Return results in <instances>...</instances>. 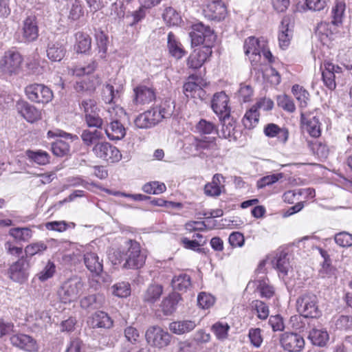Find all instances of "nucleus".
Segmentation results:
<instances>
[{
  "label": "nucleus",
  "mask_w": 352,
  "mask_h": 352,
  "mask_svg": "<svg viewBox=\"0 0 352 352\" xmlns=\"http://www.w3.org/2000/svg\"><path fill=\"white\" fill-rule=\"evenodd\" d=\"M109 258L113 265H122L123 269L137 270L143 267L146 255L142 251L139 243L129 240L126 242L125 248L113 251Z\"/></svg>",
  "instance_id": "f257e3e1"
},
{
  "label": "nucleus",
  "mask_w": 352,
  "mask_h": 352,
  "mask_svg": "<svg viewBox=\"0 0 352 352\" xmlns=\"http://www.w3.org/2000/svg\"><path fill=\"white\" fill-rule=\"evenodd\" d=\"M124 113L123 108L119 106L111 107L106 110V114H108V123H106L104 131L109 140H120L125 136L126 129L120 121V118Z\"/></svg>",
  "instance_id": "f03ea898"
},
{
  "label": "nucleus",
  "mask_w": 352,
  "mask_h": 352,
  "mask_svg": "<svg viewBox=\"0 0 352 352\" xmlns=\"http://www.w3.org/2000/svg\"><path fill=\"white\" fill-rule=\"evenodd\" d=\"M80 108L85 115V122L89 128L102 129L105 123H108V114L106 111L100 114V109L95 100L84 99L80 103Z\"/></svg>",
  "instance_id": "7ed1b4c3"
},
{
  "label": "nucleus",
  "mask_w": 352,
  "mask_h": 352,
  "mask_svg": "<svg viewBox=\"0 0 352 352\" xmlns=\"http://www.w3.org/2000/svg\"><path fill=\"white\" fill-rule=\"evenodd\" d=\"M318 298L311 292L300 294L296 300V310L305 318H317L321 316Z\"/></svg>",
  "instance_id": "20e7f679"
},
{
  "label": "nucleus",
  "mask_w": 352,
  "mask_h": 352,
  "mask_svg": "<svg viewBox=\"0 0 352 352\" xmlns=\"http://www.w3.org/2000/svg\"><path fill=\"white\" fill-rule=\"evenodd\" d=\"M84 283L80 278L75 276L65 281L58 290V296L62 302L76 300L82 292Z\"/></svg>",
  "instance_id": "39448f33"
},
{
  "label": "nucleus",
  "mask_w": 352,
  "mask_h": 352,
  "mask_svg": "<svg viewBox=\"0 0 352 352\" xmlns=\"http://www.w3.org/2000/svg\"><path fill=\"white\" fill-rule=\"evenodd\" d=\"M23 60L21 53L14 47L10 48L1 57L0 69L5 74H16L21 69Z\"/></svg>",
  "instance_id": "423d86ee"
},
{
  "label": "nucleus",
  "mask_w": 352,
  "mask_h": 352,
  "mask_svg": "<svg viewBox=\"0 0 352 352\" xmlns=\"http://www.w3.org/2000/svg\"><path fill=\"white\" fill-rule=\"evenodd\" d=\"M25 93L31 102L38 104H47L54 98L53 91L44 84H30L25 88Z\"/></svg>",
  "instance_id": "0eeeda50"
},
{
  "label": "nucleus",
  "mask_w": 352,
  "mask_h": 352,
  "mask_svg": "<svg viewBox=\"0 0 352 352\" xmlns=\"http://www.w3.org/2000/svg\"><path fill=\"white\" fill-rule=\"evenodd\" d=\"M94 155L108 163L119 162L122 158L120 151L106 141L98 142L92 148Z\"/></svg>",
  "instance_id": "6e6552de"
},
{
  "label": "nucleus",
  "mask_w": 352,
  "mask_h": 352,
  "mask_svg": "<svg viewBox=\"0 0 352 352\" xmlns=\"http://www.w3.org/2000/svg\"><path fill=\"white\" fill-rule=\"evenodd\" d=\"M189 36L191 38V44L194 46H197L200 44L211 46L210 45L215 38L213 30L209 26L204 25L202 23L193 24L191 31L189 32Z\"/></svg>",
  "instance_id": "1a4fd4ad"
},
{
  "label": "nucleus",
  "mask_w": 352,
  "mask_h": 352,
  "mask_svg": "<svg viewBox=\"0 0 352 352\" xmlns=\"http://www.w3.org/2000/svg\"><path fill=\"white\" fill-rule=\"evenodd\" d=\"M145 338L147 343L151 346L163 349L170 344L172 336L162 327L153 326L146 330Z\"/></svg>",
  "instance_id": "9d476101"
},
{
  "label": "nucleus",
  "mask_w": 352,
  "mask_h": 352,
  "mask_svg": "<svg viewBox=\"0 0 352 352\" xmlns=\"http://www.w3.org/2000/svg\"><path fill=\"white\" fill-rule=\"evenodd\" d=\"M30 263L23 256L12 263L8 269V276L12 281L23 284L30 275Z\"/></svg>",
  "instance_id": "9b49d317"
},
{
  "label": "nucleus",
  "mask_w": 352,
  "mask_h": 352,
  "mask_svg": "<svg viewBox=\"0 0 352 352\" xmlns=\"http://www.w3.org/2000/svg\"><path fill=\"white\" fill-rule=\"evenodd\" d=\"M266 46V41L264 38H256L254 36H250L244 42V50L245 55L252 65H256L261 58V49Z\"/></svg>",
  "instance_id": "f8f14e48"
},
{
  "label": "nucleus",
  "mask_w": 352,
  "mask_h": 352,
  "mask_svg": "<svg viewBox=\"0 0 352 352\" xmlns=\"http://www.w3.org/2000/svg\"><path fill=\"white\" fill-rule=\"evenodd\" d=\"M21 34V41L24 43H32L38 38V25L36 16L30 15L23 21Z\"/></svg>",
  "instance_id": "ddd939ff"
},
{
  "label": "nucleus",
  "mask_w": 352,
  "mask_h": 352,
  "mask_svg": "<svg viewBox=\"0 0 352 352\" xmlns=\"http://www.w3.org/2000/svg\"><path fill=\"white\" fill-rule=\"evenodd\" d=\"M164 119L158 109L155 107L140 114L134 120L135 125L139 129H148L155 126Z\"/></svg>",
  "instance_id": "4468645a"
},
{
  "label": "nucleus",
  "mask_w": 352,
  "mask_h": 352,
  "mask_svg": "<svg viewBox=\"0 0 352 352\" xmlns=\"http://www.w3.org/2000/svg\"><path fill=\"white\" fill-rule=\"evenodd\" d=\"M322 76L324 85L331 90L336 88V79L341 76L342 67L331 62H324L321 65Z\"/></svg>",
  "instance_id": "2eb2a0df"
},
{
  "label": "nucleus",
  "mask_w": 352,
  "mask_h": 352,
  "mask_svg": "<svg viewBox=\"0 0 352 352\" xmlns=\"http://www.w3.org/2000/svg\"><path fill=\"white\" fill-rule=\"evenodd\" d=\"M12 346L26 352H38L39 345L37 341L32 336L24 333L12 335L10 338Z\"/></svg>",
  "instance_id": "dca6fc26"
},
{
  "label": "nucleus",
  "mask_w": 352,
  "mask_h": 352,
  "mask_svg": "<svg viewBox=\"0 0 352 352\" xmlns=\"http://www.w3.org/2000/svg\"><path fill=\"white\" fill-rule=\"evenodd\" d=\"M134 98L133 102L136 105L147 104L156 98L155 89L153 86L140 84L133 89Z\"/></svg>",
  "instance_id": "f3484780"
},
{
  "label": "nucleus",
  "mask_w": 352,
  "mask_h": 352,
  "mask_svg": "<svg viewBox=\"0 0 352 352\" xmlns=\"http://www.w3.org/2000/svg\"><path fill=\"white\" fill-rule=\"evenodd\" d=\"M283 348L289 352H300L305 346L303 338L295 333L285 332L280 338Z\"/></svg>",
  "instance_id": "a211bd4d"
},
{
  "label": "nucleus",
  "mask_w": 352,
  "mask_h": 352,
  "mask_svg": "<svg viewBox=\"0 0 352 352\" xmlns=\"http://www.w3.org/2000/svg\"><path fill=\"white\" fill-rule=\"evenodd\" d=\"M228 102L229 98L223 91L216 93L213 96L211 107L220 119L230 116V109L228 107Z\"/></svg>",
  "instance_id": "6ab92c4d"
},
{
  "label": "nucleus",
  "mask_w": 352,
  "mask_h": 352,
  "mask_svg": "<svg viewBox=\"0 0 352 352\" xmlns=\"http://www.w3.org/2000/svg\"><path fill=\"white\" fill-rule=\"evenodd\" d=\"M338 27L340 25H336L331 21L330 22L322 21L318 23L315 29L316 36L323 44H326L338 33Z\"/></svg>",
  "instance_id": "aec40b11"
},
{
  "label": "nucleus",
  "mask_w": 352,
  "mask_h": 352,
  "mask_svg": "<svg viewBox=\"0 0 352 352\" xmlns=\"http://www.w3.org/2000/svg\"><path fill=\"white\" fill-rule=\"evenodd\" d=\"M212 52L211 46L209 45H204L200 49L194 50L188 58L187 65L194 69L201 67L211 56Z\"/></svg>",
  "instance_id": "412c9836"
},
{
  "label": "nucleus",
  "mask_w": 352,
  "mask_h": 352,
  "mask_svg": "<svg viewBox=\"0 0 352 352\" xmlns=\"http://www.w3.org/2000/svg\"><path fill=\"white\" fill-rule=\"evenodd\" d=\"M301 122L311 137L318 138L321 135V124L318 116L313 113L301 112Z\"/></svg>",
  "instance_id": "4be33fe9"
},
{
  "label": "nucleus",
  "mask_w": 352,
  "mask_h": 352,
  "mask_svg": "<svg viewBox=\"0 0 352 352\" xmlns=\"http://www.w3.org/2000/svg\"><path fill=\"white\" fill-rule=\"evenodd\" d=\"M16 109L17 112L29 122L32 123L41 118V111L27 101H18Z\"/></svg>",
  "instance_id": "5701e85b"
},
{
  "label": "nucleus",
  "mask_w": 352,
  "mask_h": 352,
  "mask_svg": "<svg viewBox=\"0 0 352 352\" xmlns=\"http://www.w3.org/2000/svg\"><path fill=\"white\" fill-rule=\"evenodd\" d=\"M205 16L210 20L221 21L226 14V7L220 0L209 2L204 9Z\"/></svg>",
  "instance_id": "b1692460"
},
{
  "label": "nucleus",
  "mask_w": 352,
  "mask_h": 352,
  "mask_svg": "<svg viewBox=\"0 0 352 352\" xmlns=\"http://www.w3.org/2000/svg\"><path fill=\"white\" fill-rule=\"evenodd\" d=\"M83 261L87 269L92 274L93 276H99L103 271V262L100 259L96 252L86 250Z\"/></svg>",
  "instance_id": "393cba45"
},
{
  "label": "nucleus",
  "mask_w": 352,
  "mask_h": 352,
  "mask_svg": "<svg viewBox=\"0 0 352 352\" xmlns=\"http://www.w3.org/2000/svg\"><path fill=\"white\" fill-rule=\"evenodd\" d=\"M272 265L278 272L279 276L283 278L287 275L291 268L288 253L285 250H278L272 261Z\"/></svg>",
  "instance_id": "a878e982"
},
{
  "label": "nucleus",
  "mask_w": 352,
  "mask_h": 352,
  "mask_svg": "<svg viewBox=\"0 0 352 352\" xmlns=\"http://www.w3.org/2000/svg\"><path fill=\"white\" fill-rule=\"evenodd\" d=\"M66 54L64 40L53 41L48 43L47 56L52 61H60Z\"/></svg>",
  "instance_id": "bb28decb"
},
{
  "label": "nucleus",
  "mask_w": 352,
  "mask_h": 352,
  "mask_svg": "<svg viewBox=\"0 0 352 352\" xmlns=\"http://www.w3.org/2000/svg\"><path fill=\"white\" fill-rule=\"evenodd\" d=\"M264 134L270 138H277L278 141L283 144H286L289 138V131L287 128H280L277 124L270 123L265 126Z\"/></svg>",
  "instance_id": "cd10ccee"
},
{
  "label": "nucleus",
  "mask_w": 352,
  "mask_h": 352,
  "mask_svg": "<svg viewBox=\"0 0 352 352\" xmlns=\"http://www.w3.org/2000/svg\"><path fill=\"white\" fill-rule=\"evenodd\" d=\"M122 89V85L116 84L115 82L107 83L102 91L103 101L107 104L115 102L116 99L120 98Z\"/></svg>",
  "instance_id": "c85d7f7f"
},
{
  "label": "nucleus",
  "mask_w": 352,
  "mask_h": 352,
  "mask_svg": "<svg viewBox=\"0 0 352 352\" xmlns=\"http://www.w3.org/2000/svg\"><path fill=\"white\" fill-rule=\"evenodd\" d=\"M88 324L92 328H107L109 329L113 325V320L104 311H96L88 320Z\"/></svg>",
  "instance_id": "c756f323"
},
{
  "label": "nucleus",
  "mask_w": 352,
  "mask_h": 352,
  "mask_svg": "<svg viewBox=\"0 0 352 352\" xmlns=\"http://www.w3.org/2000/svg\"><path fill=\"white\" fill-rule=\"evenodd\" d=\"M197 324L192 320H182L172 322L169 324L170 331L177 335H182L192 331Z\"/></svg>",
  "instance_id": "7c9ffc66"
},
{
  "label": "nucleus",
  "mask_w": 352,
  "mask_h": 352,
  "mask_svg": "<svg viewBox=\"0 0 352 352\" xmlns=\"http://www.w3.org/2000/svg\"><path fill=\"white\" fill-rule=\"evenodd\" d=\"M289 22L290 19L287 16H285L281 21L278 33V42L280 47L283 49L289 45L292 36V30L289 28Z\"/></svg>",
  "instance_id": "2f4dec72"
},
{
  "label": "nucleus",
  "mask_w": 352,
  "mask_h": 352,
  "mask_svg": "<svg viewBox=\"0 0 352 352\" xmlns=\"http://www.w3.org/2000/svg\"><path fill=\"white\" fill-rule=\"evenodd\" d=\"M182 298L177 292H172L164 298L161 303L162 311L166 316L171 315L177 309V306Z\"/></svg>",
  "instance_id": "473e14b6"
},
{
  "label": "nucleus",
  "mask_w": 352,
  "mask_h": 352,
  "mask_svg": "<svg viewBox=\"0 0 352 352\" xmlns=\"http://www.w3.org/2000/svg\"><path fill=\"white\" fill-rule=\"evenodd\" d=\"M171 285L175 292H186L192 287L190 277L184 273L175 275L172 279Z\"/></svg>",
  "instance_id": "72a5a7b5"
},
{
  "label": "nucleus",
  "mask_w": 352,
  "mask_h": 352,
  "mask_svg": "<svg viewBox=\"0 0 352 352\" xmlns=\"http://www.w3.org/2000/svg\"><path fill=\"white\" fill-rule=\"evenodd\" d=\"M167 46L169 53L177 59L182 58L186 52L181 43L177 39L173 32H169L167 37Z\"/></svg>",
  "instance_id": "f704fd0d"
},
{
  "label": "nucleus",
  "mask_w": 352,
  "mask_h": 352,
  "mask_svg": "<svg viewBox=\"0 0 352 352\" xmlns=\"http://www.w3.org/2000/svg\"><path fill=\"white\" fill-rule=\"evenodd\" d=\"M223 177L221 174H215L212 182L205 185L204 192L208 196L217 197L221 193V188H224L223 186H220L221 179H223Z\"/></svg>",
  "instance_id": "c9c22d12"
},
{
  "label": "nucleus",
  "mask_w": 352,
  "mask_h": 352,
  "mask_svg": "<svg viewBox=\"0 0 352 352\" xmlns=\"http://www.w3.org/2000/svg\"><path fill=\"white\" fill-rule=\"evenodd\" d=\"M346 10V3L344 1L336 0L331 11V19L336 25H342L344 12Z\"/></svg>",
  "instance_id": "e433bc0d"
},
{
  "label": "nucleus",
  "mask_w": 352,
  "mask_h": 352,
  "mask_svg": "<svg viewBox=\"0 0 352 352\" xmlns=\"http://www.w3.org/2000/svg\"><path fill=\"white\" fill-rule=\"evenodd\" d=\"M192 145L195 149L204 155H210L214 151L217 150V144L214 140H206L195 138Z\"/></svg>",
  "instance_id": "4c0bfd02"
},
{
  "label": "nucleus",
  "mask_w": 352,
  "mask_h": 352,
  "mask_svg": "<svg viewBox=\"0 0 352 352\" xmlns=\"http://www.w3.org/2000/svg\"><path fill=\"white\" fill-rule=\"evenodd\" d=\"M163 292V287L158 284L150 285L143 295L144 302L153 304L158 300Z\"/></svg>",
  "instance_id": "58836bf2"
},
{
  "label": "nucleus",
  "mask_w": 352,
  "mask_h": 352,
  "mask_svg": "<svg viewBox=\"0 0 352 352\" xmlns=\"http://www.w3.org/2000/svg\"><path fill=\"white\" fill-rule=\"evenodd\" d=\"M309 338L313 344L324 346L329 340V334L324 329H313L309 334Z\"/></svg>",
  "instance_id": "ea45409f"
},
{
  "label": "nucleus",
  "mask_w": 352,
  "mask_h": 352,
  "mask_svg": "<svg viewBox=\"0 0 352 352\" xmlns=\"http://www.w3.org/2000/svg\"><path fill=\"white\" fill-rule=\"evenodd\" d=\"M199 80V78L195 75H191L188 77V81L184 83L183 86L184 93L187 98L195 97V94L198 92H203V90L196 81Z\"/></svg>",
  "instance_id": "a19ab883"
},
{
  "label": "nucleus",
  "mask_w": 352,
  "mask_h": 352,
  "mask_svg": "<svg viewBox=\"0 0 352 352\" xmlns=\"http://www.w3.org/2000/svg\"><path fill=\"white\" fill-rule=\"evenodd\" d=\"M102 137V133L98 130L84 129L80 135L83 144L87 146H94Z\"/></svg>",
  "instance_id": "79ce46f5"
},
{
  "label": "nucleus",
  "mask_w": 352,
  "mask_h": 352,
  "mask_svg": "<svg viewBox=\"0 0 352 352\" xmlns=\"http://www.w3.org/2000/svg\"><path fill=\"white\" fill-rule=\"evenodd\" d=\"M221 136L224 138H237L236 131L235 129V122L230 118V116L227 118H223V125L221 131Z\"/></svg>",
  "instance_id": "37998d69"
},
{
  "label": "nucleus",
  "mask_w": 352,
  "mask_h": 352,
  "mask_svg": "<svg viewBox=\"0 0 352 352\" xmlns=\"http://www.w3.org/2000/svg\"><path fill=\"white\" fill-rule=\"evenodd\" d=\"M102 300L103 298L100 295H89L80 300V306L85 309H97L101 306Z\"/></svg>",
  "instance_id": "c03bdc74"
},
{
  "label": "nucleus",
  "mask_w": 352,
  "mask_h": 352,
  "mask_svg": "<svg viewBox=\"0 0 352 352\" xmlns=\"http://www.w3.org/2000/svg\"><path fill=\"white\" fill-rule=\"evenodd\" d=\"M218 131L217 126L212 122L201 119L195 125V132L201 135H210L217 133Z\"/></svg>",
  "instance_id": "a18cd8bd"
},
{
  "label": "nucleus",
  "mask_w": 352,
  "mask_h": 352,
  "mask_svg": "<svg viewBox=\"0 0 352 352\" xmlns=\"http://www.w3.org/2000/svg\"><path fill=\"white\" fill-rule=\"evenodd\" d=\"M76 51L78 53H85L91 48V38L87 34L78 32L76 34Z\"/></svg>",
  "instance_id": "49530a36"
},
{
  "label": "nucleus",
  "mask_w": 352,
  "mask_h": 352,
  "mask_svg": "<svg viewBox=\"0 0 352 352\" xmlns=\"http://www.w3.org/2000/svg\"><path fill=\"white\" fill-rule=\"evenodd\" d=\"M259 113L253 106L245 113L242 122L246 129L254 128L258 122Z\"/></svg>",
  "instance_id": "de8ad7c7"
},
{
  "label": "nucleus",
  "mask_w": 352,
  "mask_h": 352,
  "mask_svg": "<svg viewBox=\"0 0 352 352\" xmlns=\"http://www.w3.org/2000/svg\"><path fill=\"white\" fill-rule=\"evenodd\" d=\"M26 154L29 159L39 165H46L50 163V156L46 151L41 150L36 151L28 150Z\"/></svg>",
  "instance_id": "09e8293b"
},
{
  "label": "nucleus",
  "mask_w": 352,
  "mask_h": 352,
  "mask_svg": "<svg viewBox=\"0 0 352 352\" xmlns=\"http://www.w3.org/2000/svg\"><path fill=\"white\" fill-rule=\"evenodd\" d=\"M162 18L166 24L169 25H177L181 22L179 14L172 7H167L164 9Z\"/></svg>",
  "instance_id": "8fccbe9b"
},
{
  "label": "nucleus",
  "mask_w": 352,
  "mask_h": 352,
  "mask_svg": "<svg viewBox=\"0 0 352 352\" xmlns=\"http://www.w3.org/2000/svg\"><path fill=\"white\" fill-rule=\"evenodd\" d=\"M51 151L54 155L62 157L69 155L70 146L67 142L58 140L52 144Z\"/></svg>",
  "instance_id": "3c124183"
},
{
  "label": "nucleus",
  "mask_w": 352,
  "mask_h": 352,
  "mask_svg": "<svg viewBox=\"0 0 352 352\" xmlns=\"http://www.w3.org/2000/svg\"><path fill=\"white\" fill-rule=\"evenodd\" d=\"M164 120L170 118L175 111V102L170 99H165L156 106Z\"/></svg>",
  "instance_id": "603ef678"
},
{
  "label": "nucleus",
  "mask_w": 352,
  "mask_h": 352,
  "mask_svg": "<svg viewBox=\"0 0 352 352\" xmlns=\"http://www.w3.org/2000/svg\"><path fill=\"white\" fill-rule=\"evenodd\" d=\"M292 93L299 102L300 108H305L307 105L309 94L307 90L298 85L292 87Z\"/></svg>",
  "instance_id": "864d4df0"
},
{
  "label": "nucleus",
  "mask_w": 352,
  "mask_h": 352,
  "mask_svg": "<svg viewBox=\"0 0 352 352\" xmlns=\"http://www.w3.org/2000/svg\"><path fill=\"white\" fill-rule=\"evenodd\" d=\"M96 39L99 56L100 58H104L107 50L108 38L102 31L98 30L96 32Z\"/></svg>",
  "instance_id": "5fc2aeb1"
},
{
  "label": "nucleus",
  "mask_w": 352,
  "mask_h": 352,
  "mask_svg": "<svg viewBox=\"0 0 352 352\" xmlns=\"http://www.w3.org/2000/svg\"><path fill=\"white\" fill-rule=\"evenodd\" d=\"M251 307L256 311L259 319L265 320L269 316V307L264 302L259 300H253Z\"/></svg>",
  "instance_id": "6e6d98bb"
},
{
  "label": "nucleus",
  "mask_w": 352,
  "mask_h": 352,
  "mask_svg": "<svg viewBox=\"0 0 352 352\" xmlns=\"http://www.w3.org/2000/svg\"><path fill=\"white\" fill-rule=\"evenodd\" d=\"M98 67V63L95 60H91L85 66H76L73 69V74L80 76L85 74H90L94 72Z\"/></svg>",
  "instance_id": "4d7b16f0"
},
{
  "label": "nucleus",
  "mask_w": 352,
  "mask_h": 352,
  "mask_svg": "<svg viewBox=\"0 0 352 352\" xmlns=\"http://www.w3.org/2000/svg\"><path fill=\"white\" fill-rule=\"evenodd\" d=\"M84 14L82 5L79 0H74L69 8L68 19L72 21H77Z\"/></svg>",
  "instance_id": "13d9d810"
},
{
  "label": "nucleus",
  "mask_w": 352,
  "mask_h": 352,
  "mask_svg": "<svg viewBox=\"0 0 352 352\" xmlns=\"http://www.w3.org/2000/svg\"><path fill=\"white\" fill-rule=\"evenodd\" d=\"M211 329L218 340H225L228 337L230 326L227 323L217 322L212 326Z\"/></svg>",
  "instance_id": "bf43d9fd"
},
{
  "label": "nucleus",
  "mask_w": 352,
  "mask_h": 352,
  "mask_svg": "<svg viewBox=\"0 0 352 352\" xmlns=\"http://www.w3.org/2000/svg\"><path fill=\"white\" fill-rule=\"evenodd\" d=\"M166 187L164 183L158 182H152L144 184L142 190L144 192L148 194L158 195L164 192Z\"/></svg>",
  "instance_id": "052dcab7"
},
{
  "label": "nucleus",
  "mask_w": 352,
  "mask_h": 352,
  "mask_svg": "<svg viewBox=\"0 0 352 352\" xmlns=\"http://www.w3.org/2000/svg\"><path fill=\"white\" fill-rule=\"evenodd\" d=\"M126 341L131 344H136L140 340L139 331L133 326H128L124 330Z\"/></svg>",
  "instance_id": "680f3d73"
},
{
  "label": "nucleus",
  "mask_w": 352,
  "mask_h": 352,
  "mask_svg": "<svg viewBox=\"0 0 352 352\" xmlns=\"http://www.w3.org/2000/svg\"><path fill=\"white\" fill-rule=\"evenodd\" d=\"M56 272L54 263L49 261L43 270L36 274V276L41 281H45L52 278Z\"/></svg>",
  "instance_id": "e2e57ef3"
},
{
  "label": "nucleus",
  "mask_w": 352,
  "mask_h": 352,
  "mask_svg": "<svg viewBox=\"0 0 352 352\" xmlns=\"http://www.w3.org/2000/svg\"><path fill=\"white\" fill-rule=\"evenodd\" d=\"M10 234L20 241H28L32 237V231L28 228H16L11 229Z\"/></svg>",
  "instance_id": "0e129e2a"
},
{
  "label": "nucleus",
  "mask_w": 352,
  "mask_h": 352,
  "mask_svg": "<svg viewBox=\"0 0 352 352\" xmlns=\"http://www.w3.org/2000/svg\"><path fill=\"white\" fill-rule=\"evenodd\" d=\"M113 294L120 298H126L131 294L130 284L127 282L118 283L113 285Z\"/></svg>",
  "instance_id": "69168bd1"
},
{
  "label": "nucleus",
  "mask_w": 352,
  "mask_h": 352,
  "mask_svg": "<svg viewBox=\"0 0 352 352\" xmlns=\"http://www.w3.org/2000/svg\"><path fill=\"white\" fill-rule=\"evenodd\" d=\"M335 242L340 247L346 248L352 245V234L341 232L335 235Z\"/></svg>",
  "instance_id": "338daca9"
},
{
  "label": "nucleus",
  "mask_w": 352,
  "mask_h": 352,
  "mask_svg": "<svg viewBox=\"0 0 352 352\" xmlns=\"http://www.w3.org/2000/svg\"><path fill=\"white\" fill-rule=\"evenodd\" d=\"M47 249V245L43 242H36L27 245L25 252L27 256H32L36 254H41Z\"/></svg>",
  "instance_id": "774afa93"
}]
</instances>
